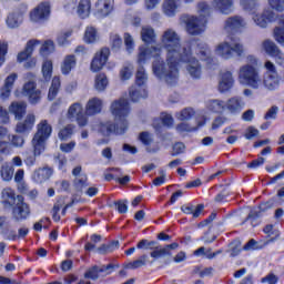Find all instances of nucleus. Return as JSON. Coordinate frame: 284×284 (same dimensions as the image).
Returning a JSON list of instances; mask_svg holds the SVG:
<instances>
[{"instance_id":"obj_1","label":"nucleus","mask_w":284,"mask_h":284,"mask_svg":"<svg viewBox=\"0 0 284 284\" xmlns=\"http://www.w3.org/2000/svg\"><path fill=\"white\" fill-rule=\"evenodd\" d=\"M197 57V59H196ZM206 61V63H212L214 58H212V50L207 43L200 40L191 41V49L184 51L182 55L173 60L172 64L165 65L163 59H156L153 61V74L165 81L169 85H176L179 83V63H186L185 70L186 74L193 81H199L203 77V65L199 61Z\"/></svg>"},{"instance_id":"obj_2","label":"nucleus","mask_w":284,"mask_h":284,"mask_svg":"<svg viewBox=\"0 0 284 284\" xmlns=\"http://www.w3.org/2000/svg\"><path fill=\"white\" fill-rule=\"evenodd\" d=\"M161 44L166 52L165 65L172 64L175 59L183 55L184 52L192 49V41L181 44V36L174 29H166L161 38Z\"/></svg>"},{"instance_id":"obj_3","label":"nucleus","mask_w":284,"mask_h":284,"mask_svg":"<svg viewBox=\"0 0 284 284\" xmlns=\"http://www.w3.org/2000/svg\"><path fill=\"white\" fill-rule=\"evenodd\" d=\"M261 69H258V58L248 54L246 57V63L242 64L237 71V81L240 85L244 88H251V90H258L261 84Z\"/></svg>"},{"instance_id":"obj_4","label":"nucleus","mask_w":284,"mask_h":284,"mask_svg":"<svg viewBox=\"0 0 284 284\" xmlns=\"http://www.w3.org/2000/svg\"><path fill=\"white\" fill-rule=\"evenodd\" d=\"M264 69L266 70V72L261 77L258 90H263V88L264 90H268V92H274V90H278L281 85V75H278L276 64L267 60L264 62Z\"/></svg>"},{"instance_id":"obj_5","label":"nucleus","mask_w":284,"mask_h":284,"mask_svg":"<svg viewBox=\"0 0 284 284\" xmlns=\"http://www.w3.org/2000/svg\"><path fill=\"white\" fill-rule=\"evenodd\" d=\"M52 134V125L48 123V120H42L37 125V133L32 139V145L34 150V156H40V154L45 150V141L50 139Z\"/></svg>"},{"instance_id":"obj_6","label":"nucleus","mask_w":284,"mask_h":284,"mask_svg":"<svg viewBox=\"0 0 284 284\" xmlns=\"http://www.w3.org/2000/svg\"><path fill=\"white\" fill-rule=\"evenodd\" d=\"M215 54L227 61L234 59V54L243 57L245 47L241 43V40H233L231 44L227 41H223L215 47Z\"/></svg>"},{"instance_id":"obj_7","label":"nucleus","mask_w":284,"mask_h":284,"mask_svg":"<svg viewBox=\"0 0 284 284\" xmlns=\"http://www.w3.org/2000/svg\"><path fill=\"white\" fill-rule=\"evenodd\" d=\"M143 54L144 57H155L156 59H161L159 55L161 54V49L156 45V32H154V28L144 27L143 28Z\"/></svg>"},{"instance_id":"obj_8","label":"nucleus","mask_w":284,"mask_h":284,"mask_svg":"<svg viewBox=\"0 0 284 284\" xmlns=\"http://www.w3.org/2000/svg\"><path fill=\"white\" fill-rule=\"evenodd\" d=\"M142 62H143V47H140L139 54H138V65H140V68L135 73V82L130 88V91H129V97L133 103L141 101V97L143 93V71L141 68Z\"/></svg>"},{"instance_id":"obj_9","label":"nucleus","mask_w":284,"mask_h":284,"mask_svg":"<svg viewBox=\"0 0 284 284\" xmlns=\"http://www.w3.org/2000/svg\"><path fill=\"white\" fill-rule=\"evenodd\" d=\"M182 23H185L187 34L192 37H199L205 32V26H207V18L196 16H182Z\"/></svg>"},{"instance_id":"obj_10","label":"nucleus","mask_w":284,"mask_h":284,"mask_svg":"<svg viewBox=\"0 0 284 284\" xmlns=\"http://www.w3.org/2000/svg\"><path fill=\"white\" fill-rule=\"evenodd\" d=\"M156 245V242L154 241H146L143 240V247L144 250H153V252L150 253L151 258L153 261H159V258H171L172 256V250H179V243L174 242L172 244H166L164 247H154Z\"/></svg>"},{"instance_id":"obj_11","label":"nucleus","mask_w":284,"mask_h":284,"mask_svg":"<svg viewBox=\"0 0 284 284\" xmlns=\"http://www.w3.org/2000/svg\"><path fill=\"white\" fill-rule=\"evenodd\" d=\"M28 82L23 85V94L29 98V102L32 105H37L41 101V90L37 89V83L34 82V74H27Z\"/></svg>"},{"instance_id":"obj_12","label":"nucleus","mask_w":284,"mask_h":284,"mask_svg":"<svg viewBox=\"0 0 284 284\" xmlns=\"http://www.w3.org/2000/svg\"><path fill=\"white\" fill-rule=\"evenodd\" d=\"M67 119L77 121L80 128H85V125H88V114L83 112V104L81 102H74L69 106Z\"/></svg>"},{"instance_id":"obj_13","label":"nucleus","mask_w":284,"mask_h":284,"mask_svg":"<svg viewBox=\"0 0 284 284\" xmlns=\"http://www.w3.org/2000/svg\"><path fill=\"white\" fill-rule=\"evenodd\" d=\"M52 13V6L48 1L40 2L31 12L30 19L34 23H43L50 19Z\"/></svg>"},{"instance_id":"obj_14","label":"nucleus","mask_w":284,"mask_h":284,"mask_svg":"<svg viewBox=\"0 0 284 284\" xmlns=\"http://www.w3.org/2000/svg\"><path fill=\"white\" fill-rule=\"evenodd\" d=\"M111 114L114 119H128L130 116V102L120 98L111 103Z\"/></svg>"},{"instance_id":"obj_15","label":"nucleus","mask_w":284,"mask_h":284,"mask_svg":"<svg viewBox=\"0 0 284 284\" xmlns=\"http://www.w3.org/2000/svg\"><path fill=\"white\" fill-rule=\"evenodd\" d=\"M114 12V0H98L93 7V16L97 19H106Z\"/></svg>"},{"instance_id":"obj_16","label":"nucleus","mask_w":284,"mask_h":284,"mask_svg":"<svg viewBox=\"0 0 284 284\" xmlns=\"http://www.w3.org/2000/svg\"><path fill=\"white\" fill-rule=\"evenodd\" d=\"M12 216L17 223H19L20 221H26V219L30 216V205H28V203H24L21 195H17V203L13 205Z\"/></svg>"},{"instance_id":"obj_17","label":"nucleus","mask_w":284,"mask_h":284,"mask_svg":"<svg viewBox=\"0 0 284 284\" xmlns=\"http://www.w3.org/2000/svg\"><path fill=\"white\" fill-rule=\"evenodd\" d=\"M245 28H247V21L241 16H232L224 21L226 32H241Z\"/></svg>"},{"instance_id":"obj_18","label":"nucleus","mask_w":284,"mask_h":284,"mask_svg":"<svg viewBox=\"0 0 284 284\" xmlns=\"http://www.w3.org/2000/svg\"><path fill=\"white\" fill-rule=\"evenodd\" d=\"M110 57V49L102 48L99 52L95 53L93 60L91 61V71L99 72L103 70V65L108 63Z\"/></svg>"},{"instance_id":"obj_19","label":"nucleus","mask_w":284,"mask_h":284,"mask_svg":"<svg viewBox=\"0 0 284 284\" xmlns=\"http://www.w3.org/2000/svg\"><path fill=\"white\" fill-rule=\"evenodd\" d=\"M253 21L258 28H267L268 23L276 21V13L272 9H264L253 17Z\"/></svg>"},{"instance_id":"obj_20","label":"nucleus","mask_w":284,"mask_h":284,"mask_svg":"<svg viewBox=\"0 0 284 284\" xmlns=\"http://www.w3.org/2000/svg\"><path fill=\"white\" fill-rule=\"evenodd\" d=\"M0 234L6 241H17V231L8 225V216H0Z\"/></svg>"},{"instance_id":"obj_21","label":"nucleus","mask_w":284,"mask_h":284,"mask_svg":"<svg viewBox=\"0 0 284 284\" xmlns=\"http://www.w3.org/2000/svg\"><path fill=\"white\" fill-rule=\"evenodd\" d=\"M212 6L220 14H232L234 12V0H214Z\"/></svg>"},{"instance_id":"obj_22","label":"nucleus","mask_w":284,"mask_h":284,"mask_svg":"<svg viewBox=\"0 0 284 284\" xmlns=\"http://www.w3.org/2000/svg\"><path fill=\"white\" fill-rule=\"evenodd\" d=\"M103 110V100L101 98H91L87 102L85 112L88 116H94V114H101Z\"/></svg>"},{"instance_id":"obj_23","label":"nucleus","mask_w":284,"mask_h":284,"mask_svg":"<svg viewBox=\"0 0 284 284\" xmlns=\"http://www.w3.org/2000/svg\"><path fill=\"white\" fill-rule=\"evenodd\" d=\"M143 148L149 154H155V152L161 150L159 142L154 141V135L150 132H143Z\"/></svg>"},{"instance_id":"obj_24","label":"nucleus","mask_w":284,"mask_h":284,"mask_svg":"<svg viewBox=\"0 0 284 284\" xmlns=\"http://www.w3.org/2000/svg\"><path fill=\"white\" fill-rule=\"evenodd\" d=\"M245 108V102L241 97H233L225 102V110L231 114H239Z\"/></svg>"},{"instance_id":"obj_25","label":"nucleus","mask_w":284,"mask_h":284,"mask_svg":"<svg viewBox=\"0 0 284 284\" xmlns=\"http://www.w3.org/2000/svg\"><path fill=\"white\" fill-rule=\"evenodd\" d=\"M36 116L34 114L30 113L26 116L24 121L19 122L16 126V132L18 134H28L34 128Z\"/></svg>"},{"instance_id":"obj_26","label":"nucleus","mask_w":284,"mask_h":284,"mask_svg":"<svg viewBox=\"0 0 284 284\" xmlns=\"http://www.w3.org/2000/svg\"><path fill=\"white\" fill-rule=\"evenodd\" d=\"M234 88V75L231 71H225L222 73L221 80L219 82V92H230Z\"/></svg>"},{"instance_id":"obj_27","label":"nucleus","mask_w":284,"mask_h":284,"mask_svg":"<svg viewBox=\"0 0 284 284\" xmlns=\"http://www.w3.org/2000/svg\"><path fill=\"white\" fill-rule=\"evenodd\" d=\"M53 173L54 171L52 170V168H40L33 172L32 181H34V183H45V181H48Z\"/></svg>"},{"instance_id":"obj_28","label":"nucleus","mask_w":284,"mask_h":284,"mask_svg":"<svg viewBox=\"0 0 284 284\" xmlns=\"http://www.w3.org/2000/svg\"><path fill=\"white\" fill-rule=\"evenodd\" d=\"M18 77L17 73H11L6 78L4 85L0 92L1 99H8V97H10L12 89L14 88V81H17Z\"/></svg>"},{"instance_id":"obj_29","label":"nucleus","mask_w":284,"mask_h":284,"mask_svg":"<svg viewBox=\"0 0 284 284\" xmlns=\"http://www.w3.org/2000/svg\"><path fill=\"white\" fill-rule=\"evenodd\" d=\"M206 110L214 114H223V112H225V101L221 99H211L206 101Z\"/></svg>"},{"instance_id":"obj_30","label":"nucleus","mask_w":284,"mask_h":284,"mask_svg":"<svg viewBox=\"0 0 284 284\" xmlns=\"http://www.w3.org/2000/svg\"><path fill=\"white\" fill-rule=\"evenodd\" d=\"M179 6H181V0H164L162 4L163 13L166 17H175Z\"/></svg>"},{"instance_id":"obj_31","label":"nucleus","mask_w":284,"mask_h":284,"mask_svg":"<svg viewBox=\"0 0 284 284\" xmlns=\"http://www.w3.org/2000/svg\"><path fill=\"white\" fill-rule=\"evenodd\" d=\"M78 16L80 19H88L90 12H92V1L80 0L77 8Z\"/></svg>"},{"instance_id":"obj_32","label":"nucleus","mask_w":284,"mask_h":284,"mask_svg":"<svg viewBox=\"0 0 284 284\" xmlns=\"http://www.w3.org/2000/svg\"><path fill=\"white\" fill-rule=\"evenodd\" d=\"M26 102H12L9 106V112L11 114H14L18 121H21V119H23V116L26 115Z\"/></svg>"},{"instance_id":"obj_33","label":"nucleus","mask_w":284,"mask_h":284,"mask_svg":"<svg viewBox=\"0 0 284 284\" xmlns=\"http://www.w3.org/2000/svg\"><path fill=\"white\" fill-rule=\"evenodd\" d=\"M74 68H77V57L73 54L67 55L61 64L62 74H70Z\"/></svg>"},{"instance_id":"obj_34","label":"nucleus","mask_w":284,"mask_h":284,"mask_svg":"<svg viewBox=\"0 0 284 284\" xmlns=\"http://www.w3.org/2000/svg\"><path fill=\"white\" fill-rule=\"evenodd\" d=\"M2 203L8 207H12L17 203V194L11 187L2 190Z\"/></svg>"},{"instance_id":"obj_35","label":"nucleus","mask_w":284,"mask_h":284,"mask_svg":"<svg viewBox=\"0 0 284 284\" xmlns=\"http://www.w3.org/2000/svg\"><path fill=\"white\" fill-rule=\"evenodd\" d=\"M6 23L10 30H14V29L19 28V26H21V23H23V16H21L20 13H14V12L9 13L7 16Z\"/></svg>"},{"instance_id":"obj_36","label":"nucleus","mask_w":284,"mask_h":284,"mask_svg":"<svg viewBox=\"0 0 284 284\" xmlns=\"http://www.w3.org/2000/svg\"><path fill=\"white\" fill-rule=\"evenodd\" d=\"M278 23L282 27L274 28L273 39H275L276 43H280L282 48H284V14L280 17Z\"/></svg>"},{"instance_id":"obj_37","label":"nucleus","mask_w":284,"mask_h":284,"mask_svg":"<svg viewBox=\"0 0 284 284\" xmlns=\"http://www.w3.org/2000/svg\"><path fill=\"white\" fill-rule=\"evenodd\" d=\"M262 50L265 51L268 57H273L281 50V48L277 47L276 42L270 39H265L262 42Z\"/></svg>"},{"instance_id":"obj_38","label":"nucleus","mask_w":284,"mask_h":284,"mask_svg":"<svg viewBox=\"0 0 284 284\" xmlns=\"http://www.w3.org/2000/svg\"><path fill=\"white\" fill-rule=\"evenodd\" d=\"M59 90H61V79L59 77H54L51 82V87L49 88L48 100L54 101L57 99V94H59Z\"/></svg>"},{"instance_id":"obj_39","label":"nucleus","mask_w":284,"mask_h":284,"mask_svg":"<svg viewBox=\"0 0 284 284\" xmlns=\"http://www.w3.org/2000/svg\"><path fill=\"white\" fill-rule=\"evenodd\" d=\"M0 176L2 181L10 182V180L14 176V166L10 165L8 162L3 163L0 169Z\"/></svg>"},{"instance_id":"obj_40","label":"nucleus","mask_w":284,"mask_h":284,"mask_svg":"<svg viewBox=\"0 0 284 284\" xmlns=\"http://www.w3.org/2000/svg\"><path fill=\"white\" fill-rule=\"evenodd\" d=\"M109 83L110 82L108 81V75H105L104 73L97 74L94 79V89L98 92H104Z\"/></svg>"},{"instance_id":"obj_41","label":"nucleus","mask_w":284,"mask_h":284,"mask_svg":"<svg viewBox=\"0 0 284 284\" xmlns=\"http://www.w3.org/2000/svg\"><path fill=\"white\" fill-rule=\"evenodd\" d=\"M115 123L113 124V134H125L128 132V119H114Z\"/></svg>"},{"instance_id":"obj_42","label":"nucleus","mask_w":284,"mask_h":284,"mask_svg":"<svg viewBox=\"0 0 284 284\" xmlns=\"http://www.w3.org/2000/svg\"><path fill=\"white\" fill-rule=\"evenodd\" d=\"M99 40V33L97 32V28L87 27L84 32V42L85 43H95Z\"/></svg>"},{"instance_id":"obj_43","label":"nucleus","mask_w":284,"mask_h":284,"mask_svg":"<svg viewBox=\"0 0 284 284\" xmlns=\"http://www.w3.org/2000/svg\"><path fill=\"white\" fill-rule=\"evenodd\" d=\"M103 272V268L98 265L89 267L84 273V278H89L91 281H99V274Z\"/></svg>"},{"instance_id":"obj_44","label":"nucleus","mask_w":284,"mask_h":284,"mask_svg":"<svg viewBox=\"0 0 284 284\" xmlns=\"http://www.w3.org/2000/svg\"><path fill=\"white\" fill-rule=\"evenodd\" d=\"M240 6L245 12H256L258 0H240Z\"/></svg>"},{"instance_id":"obj_45","label":"nucleus","mask_w":284,"mask_h":284,"mask_svg":"<svg viewBox=\"0 0 284 284\" xmlns=\"http://www.w3.org/2000/svg\"><path fill=\"white\" fill-rule=\"evenodd\" d=\"M74 134V125L69 124L60 130L58 136L60 141H68Z\"/></svg>"},{"instance_id":"obj_46","label":"nucleus","mask_w":284,"mask_h":284,"mask_svg":"<svg viewBox=\"0 0 284 284\" xmlns=\"http://www.w3.org/2000/svg\"><path fill=\"white\" fill-rule=\"evenodd\" d=\"M194 114H195L194 109L185 108L182 111L178 112L175 116L176 119H179V121H190V119H192Z\"/></svg>"},{"instance_id":"obj_47","label":"nucleus","mask_w":284,"mask_h":284,"mask_svg":"<svg viewBox=\"0 0 284 284\" xmlns=\"http://www.w3.org/2000/svg\"><path fill=\"white\" fill-rule=\"evenodd\" d=\"M26 172L23 171V169H19L16 174H14V181L18 184V190H20L21 192H24V190H27V185L26 182L23 181V176H24Z\"/></svg>"},{"instance_id":"obj_48","label":"nucleus","mask_w":284,"mask_h":284,"mask_svg":"<svg viewBox=\"0 0 284 284\" xmlns=\"http://www.w3.org/2000/svg\"><path fill=\"white\" fill-rule=\"evenodd\" d=\"M99 132L103 134V136H110L112 132H114V123L112 122H102L99 125Z\"/></svg>"},{"instance_id":"obj_49","label":"nucleus","mask_w":284,"mask_h":284,"mask_svg":"<svg viewBox=\"0 0 284 284\" xmlns=\"http://www.w3.org/2000/svg\"><path fill=\"white\" fill-rule=\"evenodd\" d=\"M87 186H88V175L81 174L79 178H75L74 187L78 190V192H83V190H85Z\"/></svg>"},{"instance_id":"obj_50","label":"nucleus","mask_w":284,"mask_h":284,"mask_svg":"<svg viewBox=\"0 0 284 284\" xmlns=\"http://www.w3.org/2000/svg\"><path fill=\"white\" fill-rule=\"evenodd\" d=\"M123 39L125 51L128 52V54H132V52H134V38H132V36L126 32L124 33Z\"/></svg>"},{"instance_id":"obj_51","label":"nucleus","mask_w":284,"mask_h":284,"mask_svg":"<svg viewBox=\"0 0 284 284\" xmlns=\"http://www.w3.org/2000/svg\"><path fill=\"white\" fill-rule=\"evenodd\" d=\"M42 74L45 81L52 79V61L45 60L42 64Z\"/></svg>"},{"instance_id":"obj_52","label":"nucleus","mask_w":284,"mask_h":284,"mask_svg":"<svg viewBox=\"0 0 284 284\" xmlns=\"http://www.w3.org/2000/svg\"><path fill=\"white\" fill-rule=\"evenodd\" d=\"M175 130H176V132H179V134H183L185 132H194V131H196L197 126H192L187 122H182V123H180V124H178L175 126Z\"/></svg>"},{"instance_id":"obj_53","label":"nucleus","mask_w":284,"mask_h":284,"mask_svg":"<svg viewBox=\"0 0 284 284\" xmlns=\"http://www.w3.org/2000/svg\"><path fill=\"white\" fill-rule=\"evenodd\" d=\"M197 12H199V17H204V19H207V17L210 16V4H207V2L205 1H201L197 3Z\"/></svg>"},{"instance_id":"obj_54","label":"nucleus","mask_w":284,"mask_h":284,"mask_svg":"<svg viewBox=\"0 0 284 284\" xmlns=\"http://www.w3.org/2000/svg\"><path fill=\"white\" fill-rule=\"evenodd\" d=\"M110 43L112 50L116 52L121 50V47L123 45V39H121L119 34H112L110 38Z\"/></svg>"},{"instance_id":"obj_55","label":"nucleus","mask_w":284,"mask_h":284,"mask_svg":"<svg viewBox=\"0 0 284 284\" xmlns=\"http://www.w3.org/2000/svg\"><path fill=\"white\" fill-rule=\"evenodd\" d=\"M268 6L273 12H284V0H268Z\"/></svg>"},{"instance_id":"obj_56","label":"nucleus","mask_w":284,"mask_h":284,"mask_svg":"<svg viewBox=\"0 0 284 284\" xmlns=\"http://www.w3.org/2000/svg\"><path fill=\"white\" fill-rule=\"evenodd\" d=\"M41 54H50V52H54V42L52 40L45 41L41 49H40Z\"/></svg>"},{"instance_id":"obj_57","label":"nucleus","mask_w":284,"mask_h":284,"mask_svg":"<svg viewBox=\"0 0 284 284\" xmlns=\"http://www.w3.org/2000/svg\"><path fill=\"white\" fill-rule=\"evenodd\" d=\"M183 152H185V144L183 142H176L172 148L171 156H179Z\"/></svg>"},{"instance_id":"obj_58","label":"nucleus","mask_w":284,"mask_h":284,"mask_svg":"<svg viewBox=\"0 0 284 284\" xmlns=\"http://www.w3.org/2000/svg\"><path fill=\"white\" fill-rule=\"evenodd\" d=\"M260 132L258 129L254 128V126H248L245 131L244 138L247 141H252V139H256V136H258Z\"/></svg>"},{"instance_id":"obj_59","label":"nucleus","mask_w":284,"mask_h":284,"mask_svg":"<svg viewBox=\"0 0 284 284\" xmlns=\"http://www.w3.org/2000/svg\"><path fill=\"white\" fill-rule=\"evenodd\" d=\"M120 79L121 81H130L132 79V69L130 67H123L120 70Z\"/></svg>"},{"instance_id":"obj_60","label":"nucleus","mask_w":284,"mask_h":284,"mask_svg":"<svg viewBox=\"0 0 284 284\" xmlns=\"http://www.w3.org/2000/svg\"><path fill=\"white\" fill-rule=\"evenodd\" d=\"M70 37H72L71 31L61 32L59 33L57 41L60 45H68V39H70Z\"/></svg>"},{"instance_id":"obj_61","label":"nucleus","mask_w":284,"mask_h":284,"mask_svg":"<svg viewBox=\"0 0 284 284\" xmlns=\"http://www.w3.org/2000/svg\"><path fill=\"white\" fill-rule=\"evenodd\" d=\"M161 121L165 128H172V125H174V118L168 113L161 115Z\"/></svg>"},{"instance_id":"obj_62","label":"nucleus","mask_w":284,"mask_h":284,"mask_svg":"<svg viewBox=\"0 0 284 284\" xmlns=\"http://www.w3.org/2000/svg\"><path fill=\"white\" fill-rule=\"evenodd\" d=\"M278 114V106L273 105L268 109V111L266 112V114L264 115V119L266 121H270V119H276V115Z\"/></svg>"},{"instance_id":"obj_63","label":"nucleus","mask_w":284,"mask_h":284,"mask_svg":"<svg viewBox=\"0 0 284 284\" xmlns=\"http://www.w3.org/2000/svg\"><path fill=\"white\" fill-rule=\"evenodd\" d=\"M38 45H41V41H39V40H29L27 42V47H26L24 50H27L29 54H32V52H34V49Z\"/></svg>"},{"instance_id":"obj_64","label":"nucleus","mask_w":284,"mask_h":284,"mask_svg":"<svg viewBox=\"0 0 284 284\" xmlns=\"http://www.w3.org/2000/svg\"><path fill=\"white\" fill-rule=\"evenodd\" d=\"M262 283L276 284L278 283V276H276L273 273H270L268 275L262 278Z\"/></svg>"}]
</instances>
